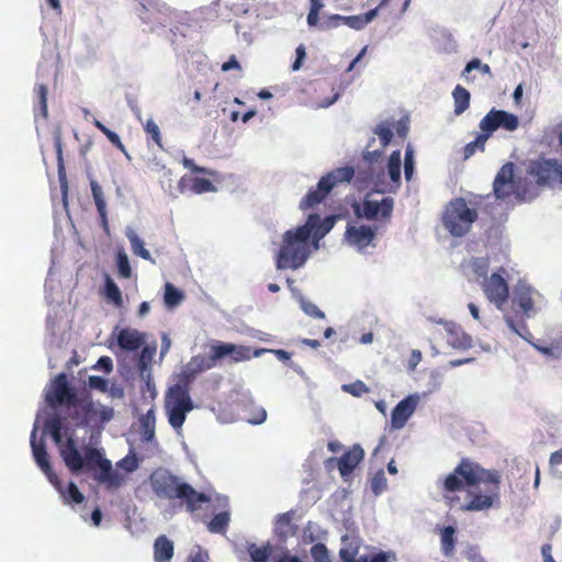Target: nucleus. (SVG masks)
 Returning a JSON list of instances; mask_svg holds the SVG:
<instances>
[{
  "mask_svg": "<svg viewBox=\"0 0 562 562\" xmlns=\"http://www.w3.org/2000/svg\"><path fill=\"white\" fill-rule=\"evenodd\" d=\"M527 173L535 179L538 186L561 184L562 161L544 158L531 160L527 167Z\"/></svg>",
  "mask_w": 562,
  "mask_h": 562,
  "instance_id": "9",
  "label": "nucleus"
},
{
  "mask_svg": "<svg viewBox=\"0 0 562 562\" xmlns=\"http://www.w3.org/2000/svg\"><path fill=\"white\" fill-rule=\"evenodd\" d=\"M310 11L307 14V24L310 26H315L319 22V12L323 9V0H310Z\"/></svg>",
  "mask_w": 562,
  "mask_h": 562,
  "instance_id": "53",
  "label": "nucleus"
},
{
  "mask_svg": "<svg viewBox=\"0 0 562 562\" xmlns=\"http://www.w3.org/2000/svg\"><path fill=\"white\" fill-rule=\"evenodd\" d=\"M344 391L350 393L353 396H361L366 393H369L370 389L367 386V384L360 380H357L356 382H352L350 384H345L342 386Z\"/></svg>",
  "mask_w": 562,
  "mask_h": 562,
  "instance_id": "59",
  "label": "nucleus"
},
{
  "mask_svg": "<svg viewBox=\"0 0 562 562\" xmlns=\"http://www.w3.org/2000/svg\"><path fill=\"white\" fill-rule=\"evenodd\" d=\"M78 396L69 386L66 373H59L52 383V390L46 394V402L52 407L65 405L71 407L77 405Z\"/></svg>",
  "mask_w": 562,
  "mask_h": 562,
  "instance_id": "13",
  "label": "nucleus"
},
{
  "mask_svg": "<svg viewBox=\"0 0 562 562\" xmlns=\"http://www.w3.org/2000/svg\"><path fill=\"white\" fill-rule=\"evenodd\" d=\"M60 456L67 468L74 473L79 472L85 467L83 458L72 438H68L65 446L60 448Z\"/></svg>",
  "mask_w": 562,
  "mask_h": 562,
  "instance_id": "24",
  "label": "nucleus"
},
{
  "mask_svg": "<svg viewBox=\"0 0 562 562\" xmlns=\"http://www.w3.org/2000/svg\"><path fill=\"white\" fill-rule=\"evenodd\" d=\"M156 353V347L146 346L143 348L139 355V368L145 370L153 361Z\"/></svg>",
  "mask_w": 562,
  "mask_h": 562,
  "instance_id": "60",
  "label": "nucleus"
},
{
  "mask_svg": "<svg viewBox=\"0 0 562 562\" xmlns=\"http://www.w3.org/2000/svg\"><path fill=\"white\" fill-rule=\"evenodd\" d=\"M415 171V151L411 144L406 146L404 155V176L406 181H411Z\"/></svg>",
  "mask_w": 562,
  "mask_h": 562,
  "instance_id": "46",
  "label": "nucleus"
},
{
  "mask_svg": "<svg viewBox=\"0 0 562 562\" xmlns=\"http://www.w3.org/2000/svg\"><path fill=\"white\" fill-rule=\"evenodd\" d=\"M271 551L272 549L270 543L261 547H258L256 543H249L247 546V552L249 553L252 562H268Z\"/></svg>",
  "mask_w": 562,
  "mask_h": 562,
  "instance_id": "41",
  "label": "nucleus"
},
{
  "mask_svg": "<svg viewBox=\"0 0 562 562\" xmlns=\"http://www.w3.org/2000/svg\"><path fill=\"white\" fill-rule=\"evenodd\" d=\"M292 520L293 512H286L277 516L274 521V535L280 541H286L296 533L297 527Z\"/></svg>",
  "mask_w": 562,
  "mask_h": 562,
  "instance_id": "26",
  "label": "nucleus"
},
{
  "mask_svg": "<svg viewBox=\"0 0 562 562\" xmlns=\"http://www.w3.org/2000/svg\"><path fill=\"white\" fill-rule=\"evenodd\" d=\"M360 548L361 539L359 537L346 535L341 538L339 558L342 562H355V558L359 554Z\"/></svg>",
  "mask_w": 562,
  "mask_h": 562,
  "instance_id": "29",
  "label": "nucleus"
},
{
  "mask_svg": "<svg viewBox=\"0 0 562 562\" xmlns=\"http://www.w3.org/2000/svg\"><path fill=\"white\" fill-rule=\"evenodd\" d=\"M401 165H402V154L401 150H393L390 155L387 161V173L392 181L393 190L400 188L401 184Z\"/></svg>",
  "mask_w": 562,
  "mask_h": 562,
  "instance_id": "32",
  "label": "nucleus"
},
{
  "mask_svg": "<svg viewBox=\"0 0 562 562\" xmlns=\"http://www.w3.org/2000/svg\"><path fill=\"white\" fill-rule=\"evenodd\" d=\"M480 130L491 137L498 128L514 132L519 126V119L516 114L504 110L492 109L481 121Z\"/></svg>",
  "mask_w": 562,
  "mask_h": 562,
  "instance_id": "12",
  "label": "nucleus"
},
{
  "mask_svg": "<svg viewBox=\"0 0 562 562\" xmlns=\"http://www.w3.org/2000/svg\"><path fill=\"white\" fill-rule=\"evenodd\" d=\"M502 475L469 458H462L440 483L439 491L447 506L461 512H487L501 501Z\"/></svg>",
  "mask_w": 562,
  "mask_h": 562,
  "instance_id": "1",
  "label": "nucleus"
},
{
  "mask_svg": "<svg viewBox=\"0 0 562 562\" xmlns=\"http://www.w3.org/2000/svg\"><path fill=\"white\" fill-rule=\"evenodd\" d=\"M301 308L304 311L305 314L313 318L322 319L325 317V314L311 301L301 297L300 300Z\"/></svg>",
  "mask_w": 562,
  "mask_h": 562,
  "instance_id": "57",
  "label": "nucleus"
},
{
  "mask_svg": "<svg viewBox=\"0 0 562 562\" xmlns=\"http://www.w3.org/2000/svg\"><path fill=\"white\" fill-rule=\"evenodd\" d=\"M336 223V216H326L323 221L318 215V221L315 224V228H313L312 237L317 243L321 238H323L330 229L334 227Z\"/></svg>",
  "mask_w": 562,
  "mask_h": 562,
  "instance_id": "40",
  "label": "nucleus"
},
{
  "mask_svg": "<svg viewBox=\"0 0 562 562\" xmlns=\"http://www.w3.org/2000/svg\"><path fill=\"white\" fill-rule=\"evenodd\" d=\"M126 237L130 240L131 248L134 255L139 256L145 260H151L150 252L145 248L144 241L136 234V232L132 228L126 231Z\"/></svg>",
  "mask_w": 562,
  "mask_h": 562,
  "instance_id": "37",
  "label": "nucleus"
},
{
  "mask_svg": "<svg viewBox=\"0 0 562 562\" xmlns=\"http://www.w3.org/2000/svg\"><path fill=\"white\" fill-rule=\"evenodd\" d=\"M183 297V293L180 290H178L173 284L169 282L166 283L164 295L166 306L175 307L181 303Z\"/></svg>",
  "mask_w": 562,
  "mask_h": 562,
  "instance_id": "43",
  "label": "nucleus"
},
{
  "mask_svg": "<svg viewBox=\"0 0 562 562\" xmlns=\"http://www.w3.org/2000/svg\"><path fill=\"white\" fill-rule=\"evenodd\" d=\"M182 165L184 168L190 169L194 173H207V175H214L213 171L209 170L205 167H200L195 165L194 160L188 157H183Z\"/></svg>",
  "mask_w": 562,
  "mask_h": 562,
  "instance_id": "62",
  "label": "nucleus"
},
{
  "mask_svg": "<svg viewBox=\"0 0 562 562\" xmlns=\"http://www.w3.org/2000/svg\"><path fill=\"white\" fill-rule=\"evenodd\" d=\"M179 190L182 193L189 191L194 194H202L206 192H215L216 187L206 178L183 176L179 180Z\"/></svg>",
  "mask_w": 562,
  "mask_h": 562,
  "instance_id": "23",
  "label": "nucleus"
},
{
  "mask_svg": "<svg viewBox=\"0 0 562 562\" xmlns=\"http://www.w3.org/2000/svg\"><path fill=\"white\" fill-rule=\"evenodd\" d=\"M154 494L161 499H180L189 513L194 514L203 503L211 502L205 493L198 492L166 469H157L149 476Z\"/></svg>",
  "mask_w": 562,
  "mask_h": 562,
  "instance_id": "2",
  "label": "nucleus"
},
{
  "mask_svg": "<svg viewBox=\"0 0 562 562\" xmlns=\"http://www.w3.org/2000/svg\"><path fill=\"white\" fill-rule=\"evenodd\" d=\"M533 294L535 290L532 288L522 284L518 285L515 289L513 307L521 311L526 317H530L535 312Z\"/></svg>",
  "mask_w": 562,
  "mask_h": 562,
  "instance_id": "21",
  "label": "nucleus"
},
{
  "mask_svg": "<svg viewBox=\"0 0 562 562\" xmlns=\"http://www.w3.org/2000/svg\"><path fill=\"white\" fill-rule=\"evenodd\" d=\"M88 384L90 389L98 390L101 392H106L109 385L108 381L104 378L98 375L89 376Z\"/></svg>",
  "mask_w": 562,
  "mask_h": 562,
  "instance_id": "61",
  "label": "nucleus"
},
{
  "mask_svg": "<svg viewBox=\"0 0 562 562\" xmlns=\"http://www.w3.org/2000/svg\"><path fill=\"white\" fill-rule=\"evenodd\" d=\"M370 486L374 495H380L387 488V481L382 469L374 473Z\"/></svg>",
  "mask_w": 562,
  "mask_h": 562,
  "instance_id": "50",
  "label": "nucleus"
},
{
  "mask_svg": "<svg viewBox=\"0 0 562 562\" xmlns=\"http://www.w3.org/2000/svg\"><path fill=\"white\" fill-rule=\"evenodd\" d=\"M355 176L352 167H339L323 176L314 189H311L300 202V209L306 211L314 209L325 201L331 190L338 184L350 182Z\"/></svg>",
  "mask_w": 562,
  "mask_h": 562,
  "instance_id": "5",
  "label": "nucleus"
},
{
  "mask_svg": "<svg viewBox=\"0 0 562 562\" xmlns=\"http://www.w3.org/2000/svg\"><path fill=\"white\" fill-rule=\"evenodd\" d=\"M74 407L76 409L72 418L76 419L80 426H88L94 422L105 423L113 417V408L104 405L98 407L89 393L78 397L77 405H74Z\"/></svg>",
  "mask_w": 562,
  "mask_h": 562,
  "instance_id": "8",
  "label": "nucleus"
},
{
  "mask_svg": "<svg viewBox=\"0 0 562 562\" xmlns=\"http://www.w3.org/2000/svg\"><path fill=\"white\" fill-rule=\"evenodd\" d=\"M34 91L38 98L41 113H42L43 117H47L48 109H47V87H46V85H44V83L36 85Z\"/></svg>",
  "mask_w": 562,
  "mask_h": 562,
  "instance_id": "56",
  "label": "nucleus"
},
{
  "mask_svg": "<svg viewBox=\"0 0 562 562\" xmlns=\"http://www.w3.org/2000/svg\"><path fill=\"white\" fill-rule=\"evenodd\" d=\"M437 529L440 535V548L442 554L447 558L452 557L457 544L456 528L453 526H446Z\"/></svg>",
  "mask_w": 562,
  "mask_h": 562,
  "instance_id": "31",
  "label": "nucleus"
},
{
  "mask_svg": "<svg viewBox=\"0 0 562 562\" xmlns=\"http://www.w3.org/2000/svg\"><path fill=\"white\" fill-rule=\"evenodd\" d=\"M83 462L89 470L95 465L100 469V472L94 475V480L104 483L108 488H117L125 483V476L114 471L111 461L103 458L97 448L86 449Z\"/></svg>",
  "mask_w": 562,
  "mask_h": 562,
  "instance_id": "7",
  "label": "nucleus"
},
{
  "mask_svg": "<svg viewBox=\"0 0 562 562\" xmlns=\"http://www.w3.org/2000/svg\"><path fill=\"white\" fill-rule=\"evenodd\" d=\"M31 447H32L35 462L37 463L40 469L45 473V475L47 476V479L52 483V485L55 488H59V477L53 471V468L49 463L48 453L46 451V446H45L44 440L36 439V429H34L31 435Z\"/></svg>",
  "mask_w": 562,
  "mask_h": 562,
  "instance_id": "15",
  "label": "nucleus"
},
{
  "mask_svg": "<svg viewBox=\"0 0 562 562\" xmlns=\"http://www.w3.org/2000/svg\"><path fill=\"white\" fill-rule=\"evenodd\" d=\"M452 98L454 102V114L461 115L463 112H465L470 106V92L463 88L462 86L458 85L453 91H452Z\"/></svg>",
  "mask_w": 562,
  "mask_h": 562,
  "instance_id": "34",
  "label": "nucleus"
},
{
  "mask_svg": "<svg viewBox=\"0 0 562 562\" xmlns=\"http://www.w3.org/2000/svg\"><path fill=\"white\" fill-rule=\"evenodd\" d=\"M352 207L358 218L386 223L391 220L394 200L385 196L381 201H376L367 196L361 203H353Z\"/></svg>",
  "mask_w": 562,
  "mask_h": 562,
  "instance_id": "10",
  "label": "nucleus"
},
{
  "mask_svg": "<svg viewBox=\"0 0 562 562\" xmlns=\"http://www.w3.org/2000/svg\"><path fill=\"white\" fill-rule=\"evenodd\" d=\"M419 402L417 394H411L402 400L391 413V425L394 429H401L405 426L409 417L414 414Z\"/></svg>",
  "mask_w": 562,
  "mask_h": 562,
  "instance_id": "17",
  "label": "nucleus"
},
{
  "mask_svg": "<svg viewBox=\"0 0 562 562\" xmlns=\"http://www.w3.org/2000/svg\"><path fill=\"white\" fill-rule=\"evenodd\" d=\"M477 218V211L470 207L464 198H454L446 205L442 224L453 237H462L471 231Z\"/></svg>",
  "mask_w": 562,
  "mask_h": 562,
  "instance_id": "4",
  "label": "nucleus"
},
{
  "mask_svg": "<svg viewBox=\"0 0 562 562\" xmlns=\"http://www.w3.org/2000/svg\"><path fill=\"white\" fill-rule=\"evenodd\" d=\"M142 439L146 442L153 441L156 430V417L154 408H150L139 418Z\"/></svg>",
  "mask_w": 562,
  "mask_h": 562,
  "instance_id": "33",
  "label": "nucleus"
},
{
  "mask_svg": "<svg viewBox=\"0 0 562 562\" xmlns=\"http://www.w3.org/2000/svg\"><path fill=\"white\" fill-rule=\"evenodd\" d=\"M173 542L165 535H160L154 542L155 562H170L173 557Z\"/></svg>",
  "mask_w": 562,
  "mask_h": 562,
  "instance_id": "30",
  "label": "nucleus"
},
{
  "mask_svg": "<svg viewBox=\"0 0 562 562\" xmlns=\"http://www.w3.org/2000/svg\"><path fill=\"white\" fill-rule=\"evenodd\" d=\"M221 361L227 359L229 362H241L251 359V348L246 346H239L232 342H224L216 340Z\"/></svg>",
  "mask_w": 562,
  "mask_h": 562,
  "instance_id": "18",
  "label": "nucleus"
},
{
  "mask_svg": "<svg viewBox=\"0 0 562 562\" xmlns=\"http://www.w3.org/2000/svg\"><path fill=\"white\" fill-rule=\"evenodd\" d=\"M144 341V335L136 329L123 328L117 335L119 346L127 351L139 349Z\"/></svg>",
  "mask_w": 562,
  "mask_h": 562,
  "instance_id": "27",
  "label": "nucleus"
},
{
  "mask_svg": "<svg viewBox=\"0 0 562 562\" xmlns=\"http://www.w3.org/2000/svg\"><path fill=\"white\" fill-rule=\"evenodd\" d=\"M106 138L110 140V143L116 147L119 150H121L122 153L126 154V148L124 146V144L122 143L120 136L113 132V131H108V133L105 134Z\"/></svg>",
  "mask_w": 562,
  "mask_h": 562,
  "instance_id": "63",
  "label": "nucleus"
},
{
  "mask_svg": "<svg viewBox=\"0 0 562 562\" xmlns=\"http://www.w3.org/2000/svg\"><path fill=\"white\" fill-rule=\"evenodd\" d=\"M488 135L485 134L483 131L479 133L474 140L468 143L463 148V159H469L472 157L476 151H484L485 150V144L488 139Z\"/></svg>",
  "mask_w": 562,
  "mask_h": 562,
  "instance_id": "38",
  "label": "nucleus"
},
{
  "mask_svg": "<svg viewBox=\"0 0 562 562\" xmlns=\"http://www.w3.org/2000/svg\"><path fill=\"white\" fill-rule=\"evenodd\" d=\"M374 237V229L367 225L348 226L346 231L347 241L359 250H362L371 245Z\"/></svg>",
  "mask_w": 562,
  "mask_h": 562,
  "instance_id": "20",
  "label": "nucleus"
},
{
  "mask_svg": "<svg viewBox=\"0 0 562 562\" xmlns=\"http://www.w3.org/2000/svg\"><path fill=\"white\" fill-rule=\"evenodd\" d=\"M103 294L106 301L114 304L116 307L123 305L121 290L109 274H105Z\"/></svg>",
  "mask_w": 562,
  "mask_h": 562,
  "instance_id": "35",
  "label": "nucleus"
},
{
  "mask_svg": "<svg viewBox=\"0 0 562 562\" xmlns=\"http://www.w3.org/2000/svg\"><path fill=\"white\" fill-rule=\"evenodd\" d=\"M437 323L443 325L447 335L446 339L450 346L457 349H467L471 346V337L456 323L445 322L442 319Z\"/></svg>",
  "mask_w": 562,
  "mask_h": 562,
  "instance_id": "22",
  "label": "nucleus"
},
{
  "mask_svg": "<svg viewBox=\"0 0 562 562\" xmlns=\"http://www.w3.org/2000/svg\"><path fill=\"white\" fill-rule=\"evenodd\" d=\"M374 134L379 136L381 147L384 149L391 143L393 137L392 125L389 122H382L375 126Z\"/></svg>",
  "mask_w": 562,
  "mask_h": 562,
  "instance_id": "45",
  "label": "nucleus"
},
{
  "mask_svg": "<svg viewBox=\"0 0 562 562\" xmlns=\"http://www.w3.org/2000/svg\"><path fill=\"white\" fill-rule=\"evenodd\" d=\"M139 462L134 453L125 456L123 459L116 462V468L132 473L138 469Z\"/></svg>",
  "mask_w": 562,
  "mask_h": 562,
  "instance_id": "54",
  "label": "nucleus"
},
{
  "mask_svg": "<svg viewBox=\"0 0 562 562\" xmlns=\"http://www.w3.org/2000/svg\"><path fill=\"white\" fill-rule=\"evenodd\" d=\"M66 504H81L85 501L83 494L79 491L74 482H69L67 488L63 487V483L59 480V488H56Z\"/></svg>",
  "mask_w": 562,
  "mask_h": 562,
  "instance_id": "36",
  "label": "nucleus"
},
{
  "mask_svg": "<svg viewBox=\"0 0 562 562\" xmlns=\"http://www.w3.org/2000/svg\"><path fill=\"white\" fill-rule=\"evenodd\" d=\"M363 457V449L359 445H355L337 460L339 473L345 481L352 474Z\"/></svg>",
  "mask_w": 562,
  "mask_h": 562,
  "instance_id": "19",
  "label": "nucleus"
},
{
  "mask_svg": "<svg viewBox=\"0 0 562 562\" xmlns=\"http://www.w3.org/2000/svg\"><path fill=\"white\" fill-rule=\"evenodd\" d=\"M246 420L252 425L262 424L267 418V412L261 406H251L248 408Z\"/></svg>",
  "mask_w": 562,
  "mask_h": 562,
  "instance_id": "51",
  "label": "nucleus"
},
{
  "mask_svg": "<svg viewBox=\"0 0 562 562\" xmlns=\"http://www.w3.org/2000/svg\"><path fill=\"white\" fill-rule=\"evenodd\" d=\"M507 326L521 338L529 340L532 335L524 321L516 323L512 316H505Z\"/></svg>",
  "mask_w": 562,
  "mask_h": 562,
  "instance_id": "49",
  "label": "nucleus"
},
{
  "mask_svg": "<svg viewBox=\"0 0 562 562\" xmlns=\"http://www.w3.org/2000/svg\"><path fill=\"white\" fill-rule=\"evenodd\" d=\"M218 348L216 340L209 346V351L193 356L188 364L191 374H198L211 370L221 364V357L217 356Z\"/></svg>",
  "mask_w": 562,
  "mask_h": 562,
  "instance_id": "16",
  "label": "nucleus"
},
{
  "mask_svg": "<svg viewBox=\"0 0 562 562\" xmlns=\"http://www.w3.org/2000/svg\"><path fill=\"white\" fill-rule=\"evenodd\" d=\"M229 524V514L221 512L216 514L207 524V529L212 533H225Z\"/></svg>",
  "mask_w": 562,
  "mask_h": 562,
  "instance_id": "39",
  "label": "nucleus"
},
{
  "mask_svg": "<svg viewBox=\"0 0 562 562\" xmlns=\"http://www.w3.org/2000/svg\"><path fill=\"white\" fill-rule=\"evenodd\" d=\"M144 130H145L146 134L151 137V139L155 142V144L158 147L162 148L160 130H159V126L156 124V122L150 119L147 120L144 125Z\"/></svg>",
  "mask_w": 562,
  "mask_h": 562,
  "instance_id": "55",
  "label": "nucleus"
},
{
  "mask_svg": "<svg viewBox=\"0 0 562 562\" xmlns=\"http://www.w3.org/2000/svg\"><path fill=\"white\" fill-rule=\"evenodd\" d=\"M341 23L347 24L349 27L355 30H361L366 26V23L361 15L341 16L339 14H333L327 20L319 24L322 30H329L338 27Z\"/></svg>",
  "mask_w": 562,
  "mask_h": 562,
  "instance_id": "28",
  "label": "nucleus"
},
{
  "mask_svg": "<svg viewBox=\"0 0 562 562\" xmlns=\"http://www.w3.org/2000/svg\"><path fill=\"white\" fill-rule=\"evenodd\" d=\"M165 408L168 422L176 430L181 429L187 414L193 409V403L187 385L176 384L166 395Z\"/></svg>",
  "mask_w": 562,
  "mask_h": 562,
  "instance_id": "6",
  "label": "nucleus"
},
{
  "mask_svg": "<svg viewBox=\"0 0 562 562\" xmlns=\"http://www.w3.org/2000/svg\"><path fill=\"white\" fill-rule=\"evenodd\" d=\"M90 188H91L92 198H93V201L97 206L98 214H99L100 224H101L103 231L106 234H109L110 227H109L106 202H105L103 189L95 180L90 181Z\"/></svg>",
  "mask_w": 562,
  "mask_h": 562,
  "instance_id": "25",
  "label": "nucleus"
},
{
  "mask_svg": "<svg viewBox=\"0 0 562 562\" xmlns=\"http://www.w3.org/2000/svg\"><path fill=\"white\" fill-rule=\"evenodd\" d=\"M55 149L57 154V162H58V177L61 190L64 192V195L67 194V177H66V170L64 166V159H63V148H61V139L60 137H56L55 139Z\"/></svg>",
  "mask_w": 562,
  "mask_h": 562,
  "instance_id": "42",
  "label": "nucleus"
},
{
  "mask_svg": "<svg viewBox=\"0 0 562 562\" xmlns=\"http://www.w3.org/2000/svg\"><path fill=\"white\" fill-rule=\"evenodd\" d=\"M116 266L119 277L130 279L132 277V267L124 250H120L116 255Z\"/></svg>",
  "mask_w": 562,
  "mask_h": 562,
  "instance_id": "47",
  "label": "nucleus"
},
{
  "mask_svg": "<svg viewBox=\"0 0 562 562\" xmlns=\"http://www.w3.org/2000/svg\"><path fill=\"white\" fill-rule=\"evenodd\" d=\"M94 368L103 369L106 373H110L113 369L112 359L108 356H103V357L99 358Z\"/></svg>",
  "mask_w": 562,
  "mask_h": 562,
  "instance_id": "64",
  "label": "nucleus"
},
{
  "mask_svg": "<svg viewBox=\"0 0 562 562\" xmlns=\"http://www.w3.org/2000/svg\"><path fill=\"white\" fill-rule=\"evenodd\" d=\"M516 191L515 165L513 162L504 164L495 176L493 181V193L496 200L505 201Z\"/></svg>",
  "mask_w": 562,
  "mask_h": 562,
  "instance_id": "14",
  "label": "nucleus"
},
{
  "mask_svg": "<svg viewBox=\"0 0 562 562\" xmlns=\"http://www.w3.org/2000/svg\"><path fill=\"white\" fill-rule=\"evenodd\" d=\"M311 555L314 562H331L329 551L322 542L315 543L311 548Z\"/></svg>",
  "mask_w": 562,
  "mask_h": 562,
  "instance_id": "52",
  "label": "nucleus"
},
{
  "mask_svg": "<svg viewBox=\"0 0 562 562\" xmlns=\"http://www.w3.org/2000/svg\"><path fill=\"white\" fill-rule=\"evenodd\" d=\"M317 221L318 214H310L304 225L283 234L276 261L278 269L295 270L305 263L310 255V238Z\"/></svg>",
  "mask_w": 562,
  "mask_h": 562,
  "instance_id": "3",
  "label": "nucleus"
},
{
  "mask_svg": "<svg viewBox=\"0 0 562 562\" xmlns=\"http://www.w3.org/2000/svg\"><path fill=\"white\" fill-rule=\"evenodd\" d=\"M470 267H471L472 272L477 278H482L483 280H485V278H488L487 272H488V268H490V261L487 258H484V257L473 258L470 261Z\"/></svg>",
  "mask_w": 562,
  "mask_h": 562,
  "instance_id": "48",
  "label": "nucleus"
},
{
  "mask_svg": "<svg viewBox=\"0 0 562 562\" xmlns=\"http://www.w3.org/2000/svg\"><path fill=\"white\" fill-rule=\"evenodd\" d=\"M550 471L555 477L562 479V449L551 454Z\"/></svg>",
  "mask_w": 562,
  "mask_h": 562,
  "instance_id": "58",
  "label": "nucleus"
},
{
  "mask_svg": "<svg viewBox=\"0 0 562 562\" xmlns=\"http://www.w3.org/2000/svg\"><path fill=\"white\" fill-rule=\"evenodd\" d=\"M507 271L501 267L498 271L493 272L488 278L482 281L481 286L486 299L498 310H502L508 301L509 288L505 279Z\"/></svg>",
  "mask_w": 562,
  "mask_h": 562,
  "instance_id": "11",
  "label": "nucleus"
},
{
  "mask_svg": "<svg viewBox=\"0 0 562 562\" xmlns=\"http://www.w3.org/2000/svg\"><path fill=\"white\" fill-rule=\"evenodd\" d=\"M46 429L49 431L56 445H60L63 440V420L59 416L50 417L45 423Z\"/></svg>",
  "mask_w": 562,
  "mask_h": 562,
  "instance_id": "44",
  "label": "nucleus"
}]
</instances>
